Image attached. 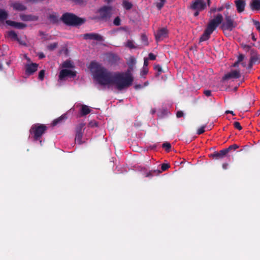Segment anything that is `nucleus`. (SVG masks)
Listing matches in <instances>:
<instances>
[{
  "label": "nucleus",
  "instance_id": "nucleus-62",
  "mask_svg": "<svg viewBox=\"0 0 260 260\" xmlns=\"http://www.w3.org/2000/svg\"><path fill=\"white\" fill-rule=\"evenodd\" d=\"M120 29H122V30H126V27H120Z\"/></svg>",
  "mask_w": 260,
  "mask_h": 260
},
{
  "label": "nucleus",
  "instance_id": "nucleus-34",
  "mask_svg": "<svg viewBox=\"0 0 260 260\" xmlns=\"http://www.w3.org/2000/svg\"><path fill=\"white\" fill-rule=\"evenodd\" d=\"M206 127V125H203L201 126L200 128H199L197 132V134L198 135H201L203 134L205 132V128Z\"/></svg>",
  "mask_w": 260,
  "mask_h": 260
},
{
  "label": "nucleus",
  "instance_id": "nucleus-59",
  "mask_svg": "<svg viewBox=\"0 0 260 260\" xmlns=\"http://www.w3.org/2000/svg\"><path fill=\"white\" fill-rule=\"evenodd\" d=\"M225 113H226V114L230 113V114H232L233 115H235V114L234 113L233 111H232L228 110L225 112Z\"/></svg>",
  "mask_w": 260,
  "mask_h": 260
},
{
  "label": "nucleus",
  "instance_id": "nucleus-45",
  "mask_svg": "<svg viewBox=\"0 0 260 260\" xmlns=\"http://www.w3.org/2000/svg\"><path fill=\"white\" fill-rule=\"evenodd\" d=\"M151 171L152 172V173L154 174V176L158 175L160 173H161V171L159 170H154Z\"/></svg>",
  "mask_w": 260,
  "mask_h": 260
},
{
  "label": "nucleus",
  "instance_id": "nucleus-60",
  "mask_svg": "<svg viewBox=\"0 0 260 260\" xmlns=\"http://www.w3.org/2000/svg\"><path fill=\"white\" fill-rule=\"evenodd\" d=\"M222 10H223V7H220L217 9V11L218 12H220V11H222Z\"/></svg>",
  "mask_w": 260,
  "mask_h": 260
},
{
  "label": "nucleus",
  "instance_id": "nucleus-25",
  "mask_svg": "<svg viewBox=\"0 0 260 260\" xmlns=\"http://www.w3.org/2000/svg\"><path fill=\"white\" fill-rule=\"evenodd\" d=\"M123 7L127 10H130L133 7V5L129 2L124 0L122 2Z\"/></svg>",
  "mask_w": 260,
  "mask_h": 260
},
{
  "label": "nucleus",
  "instance_id": "nucleus-8",
  "mask_svg": "<svg viewBox=\"0 0 260 260\" xmlns=\"http://www.w3.org/2000/svg\"><path fill=\"white\" fill-rule=\"evenodd\" d=\"M83 37L85 40H95L99 42L104 40L103 37L97 33H86L83 35Z\"/></svg>",
  "mask_w": 260,
  "mask_h": 260
},
{
  "label": "nucleus",
  "instance_id": "nucleus-40",
  "mask_svg": "<svg viewBox=\"0 0 260 260\" xmlns=\"http://www.w3.org/2000/svg\"><path fill=\"white\" fill-rule=\"evenodd\" d=\"M253 22L254 25L256 27V29L257 30H260V23H259V22L258 21L253 20Z\"/></svg>",
  "mask_w": 260,
  "mask_h": 260
},
{
  "label": "nucleus",
  "instance_id": "nucleus-27",
  "mask_svg": "<svg viewBox=\"0 0 260 260\" xmlns=\"http://www.w3.org/2000/svg\"><path fill=\"white\" fill-rule=\"evenodd\" d=\"M85 126V124L83 123H81L79 124L76 127V134H81L83 133L82 129Z\"/></svg>",
  "mask_w": 260,
  "mask_h": 260
},
{
  "label": "nucleus",
  "instance_id": "nucleus-58",
  "mask_svg": "<svg viewBox=\"0 0 260 260\" xmlns=\"http://www.w3.org/2000/svg\"><path fill=\"white\" fill-rule=\"evenodd\" d=\"M239 63H240L239 62H238V61H237L236 62H235L233 64V67H238Z\"/></svg>",
  "mask_w": 260,
  "mask_h": 260
},
{
  "label": "nucleus",
  "instance_id": "nucleus-10",
  "mask_svg": "<svg viewBox=\"0 0 260 260\" xmlns=\"http://www.w3.org/2000/svg\"><path fill=\"white\" fill-rule=\"evenodd\" d=\"M241 77V74L239 70H232L230 72L225 74L222 77L223 80H227L230 79H238Z\"/></svg>",
  "mask_w": 260,
  "mask_h": 260
},
{
  "label": "nucleus",
  "instance_id": "nucleus-9",
  "mask_svg": "<svg viewBox=\"0 0 260 260\" xmlns=\"http://www.w3.org/2000/svg\"><path fill=\"white\" fill-rule=\"evenodd\" d=\"M76 72H74L67 69H63L60 72L59 79L60 80H63L66 77L74 78L76 76Z\"/></svg>",
  "mask_w": 260,
  "mask_h": 260
},
{
  "label": "nucleus",
  "instance_id": "nucleus-56",
  "mask_svg": "<svg viewBox=\"0 0 260 260\" xmlns=\"http://www.w3.org/2000/svg\"><path fill=\"white\" fill-rule=\"evenodd\" d=\"M251 38H252V40L253 41H256V37H255L253 33H252L251 34Z\"/></svg>",
  "mask_w": 260,
  "mask_h": 260
},
{
  "label": "nucleus",
  "instance_id": "nucleus-48",
  "mask_svg": "<svg viewBox=\"0 0 260 260\" xmlns=\"http://www.w3.org/2000/svg\"><path fill=\"white\" fill-rule=\"evenodd\" d=\"M183 115H184V113L181 111H179L176 113V116H177V118L182 117L183 116Z\"/></svg>",
  "mask_w": 260,
  "mask_h": 260
},
{
  "label": "nucleus",
  "instance_id": "nucleus-30",
  "mask_svg": "<svg viewBox=\"0 0 260 260\" xmlns=\"http://www.w3.org/2000/svg\"><path fill=\"white\" fill-rule=\"evenodd\" d=\"M239 147V146L238 145L234 144L233 145H230L228 148H225V150H227V153H228L230 150H236Z\"/></svg>",
  "mask_w": 260,
  "mask_h": 260
},
{
  "label": "nucleus",
  "instance_id": "nucleus-39",
  "mask_svg": "<svg viewBox=\"0 0 260 260\" xmlns=\"http://www.w3.org/2000/svg\"><path fill=\"white\" fill-rule=\"evenodd\" d=\"M141 39H142V41L145 43V45H148V43L147 38L145 34L142 35Z\"/></svg>",
  "mask_w": 260,
  "mask_h": 260
},
{
  "label": "nucleus",
  "instance_id": "nucleus-14",
  "mask_svg": "<svg viewBox=\"0 0 260 260\" xmlns=\"http://www.w3.org/2000/svg\"><path fill=\"white\" fill-rule=\"evenodd\" d=\"M235 5L237 8V10L239 13H241L244 11L246 5L245 0H236L235 1Z\"/></svg>",
  "mask_w": 260,
  "mask_h": 260
},
{
  "label": "nucleus",
  "instance_id": "nucleus-55",
  "mask_svg": "<svg viewBox=\"0 0 260 260\" xmlns=\"http://www.w3.org/2000/svg\"><path fill=\"white\" fill-rule=\"evenodd\" d=\"M194 11H195L193 14V16L194 17L198 16L199 15L200 12H201L200 11H198V10H194Z\"/></svg>",
  "mask_w": 260,
  "mask_h": 260
},
{
  "label": "nucleus",
  "instance_id": "nucleus-64",
  "mask_svg": "<svg viewBox=\"0 0 260 260\" xmlns=\"http://www.w3.org/2000/svg\"><path fill=\"white\" fill-rule=\"evenodd\" d=\"M208 5L209 6L210 4V0H207Z\"/></svg>",
  "mask_w": 260,
  "mask_h": 260
},
{
  "label": "nucleus",
  "instance_id": "nucleus-41",
  "mask_svg": "<svg viewBox=\"0 0 260 260\" xmlns=\"http://www.w3.org/2000/svg\"><path fill=\"white\" fill-rule=\"evenodd\" d=\"M165 2L162 1H159V3H158L156 5V7L158 8V10H160L164 6Z\"/></svg>",
  "mask_w": 260,
  "mask_h": 260
},
{
  "label": "nucleus",
  "instance_id": "nucleus-61",
  "mask_svg": "<svg viewBox=\"0 0 260 260\" xmlns=\"http://www.w3.org/2000/svg\"><path fill=\"white\" fill-rule=\"evenodd\" d=\"M217 11V9L215 8H212L211 10V12H214L215 11Z\"/></svg>",
  "mask_w": 260,
  "mask_h": 260
},
{
  "label": "nucleus",
  "instance_id": "nucleus-20",
  "mask_svg": "<svg viewBox=\"0 0 260 260\" xmlns=\"http://www.w3.org/2000/svg\"><path fill=\"white\" fill-rule=\"evenodd\" d=\"M8 17V13L4 10L0 9V22H4Z\"/></svg>",
  "mask_w": 260,
  "mask_h": 260
},
{
  "label": "nucleus",
  "instance_id": "nucleus-51",
  "mask_svg": "<svg viewBox=\"0 0 260 260\" xmlns=\"http://www.w3.org/2000/svg\"><path fill=\"white\" fill-rule=\"evenodd\" d=\"M154 176V174L152 173V171H149L146 175V177H150Z\"/></svg>",
  "mask_w": 260,
  "mask_h": 260
},
{
  "label": "nucleus",
  "instance_id": "nucleus-53",
  "mask_svg": "<svg viewBox=\"0 0 260 260\" xmlns=\"http://www.w3.org/2000/svg\"><path fill=\"white\" fill-rule=\"evenodd\" d=\"M38 56L40 59H42L45 57V55L43 53L41 52L38 54Z\"/></svg>",
  "mask_w": 260,
  "mask_h": 260
},
{
  "label": "nucleus",
  "instance_id": "nucleus-5",
  "mask_svg": "<svg viewBox=\"0 0 260 260\" xmlns=\"http://www.w3.org/2000/svg\"><path fill=\"white\" fill-rule=\"evenodd\" d=\"M237 26V23L233 17L229 15L228 13L225 15L224 20L221 25V28L223 30L232 31Z\"/></svg>",
  "mask_w": 260,
  "mask_h": 260
},
{
  "label": "nucleus",
  "instance_id": "nucleus-44",
  "mask_svg": "<svg viewBox=\"0 0 260 260\" xmlns=\"http://www.w3.org/2000/svg\"><path fill=\"white\" fill-rule=\"evenodd\" d=\"M58 44L57 43H54L50 44V50H53L57 47Z\"/></svg>",
  "mask_w": 260,
  "mask_h": 260
},
{
  "label": "nucleus",
  "instance_id": "nucleus-37",
  "mask_svg": "<svg viewBox=\"0 0 260 260\" xmlns=\"http://www.w3.org/2000/svg\"><path fill=\"white\" fill-rule=\"evenodd\" d=\"M233 125L234 127L240 131L242 129V127L241 126L240 123L238 121H235L234 122Z\"/></svg>",
  "mask_w": 260,
  "mask_h": 260
},
{
  "label": "nucleus",
  "instance_id": "nucleus-18",
  "mask_svg": "<svg viewBox=\"0 0 260 260\" xmlns=\"http://www.w3.org/2000/svg\"><path fill=\"white\" fill-rule=\"evenodd\" d=\"M67 118V116H66V114H64V115H62L61 116H60L59 117L54 119L52 122L51 123V126H56L59 124H61V123H62V122L66 120V119Z\"/></svg>",
  "mask_w": 260,
  "mask_h": 260
},
{
  "label": "nucleus",
  "instance_id": "nucleus-26",
  "mask_svg": "<svg viewBox=\"0 0 260 260\" xmlns=\"http://www.w3.org/2000/svg\"><path fill=\"white\" fill-rule=\"evenodd\" d=\"M62 68H74V66L72 62L69 60H67L63 62L62 65Z\"/></svg>",
  "mask_w": 260,
  "mask_h": 260
},
{
  "label": "nucleus",
  "instance_id": "nucleus-15",
  "mask_svg": "<svg viewBox=\"0 0 260 260\" xmlns=\"http://www.w3.org/2000/svg\"><path fill=\"white\" fill-rule=\"evenodd\" d=\"M6 23L10 26H13L19 29H23L26 26V25L24 23L17 22L11 20H6Z\"/></svg>",
  "mask_w": 260,
  "mask_h": 260
},
{
  "label": "nucleus",
  "instance_id": "nucleus-6",
  "mask_svg": "<svg viewBox=\"0 0 260 260\" xmlns=\"http://www.w3.org/2000/svg\"><path fill=\"white\" fill-rule=\"evenodd\" d=\"M206 7V4L204 0H195L192 1L189 6V9L192 10L202 11Z\"/></svg>",
  "mask_w": 260,
  "mask_h": 260
},
{
  "label": "nucleus",
  "instance_id": "nucleus-11",
  "mask_svg": "<svg viewBox=\"0 0 260 260\" xmlns=\"http://www.w3.org/2000/svg\"><path fill=\"white\" fill-rule=\"evenodd\" d=\"M168 30L166 28H162L158 30L155 34V39L157 41L162 40L168 36Z\"/></svg>",
  "mask_w": 260,
  "mask_h": 260
},
{
  "label": "nucleus",
  "instance_id": "nucleus-3",
  "mask_svg": "<svg viewBox=\"0 0 260 260\" xmlns=\"http://www.w3.org/2000/svg\"><path fill=\"white\" fill-rule=\"evenodd\" d=\"M61 19L66 25L70 26H77L83 24L85 19L80 18L73 13H66L63 14Z\"/></svg>",
  "mask_w": 260,
  "mask_h": 260
},
{
  "label": "nucleus",
  "instance_id": "nucleus-52",
  "mask_svg": "<svg viewBox=\"0 0 260 260\" xmlns=\"http://www.w3.org/2000/svg\"><path fill=\"white\" fill-rule=\"evenodd\" d=\"M89 125L92 127L98 126V123L96 122H91L89 123Z\"/></svg>",
  "mask_w": 260,
  "mask_h": 260
},
{
  "label": "nucleus",
  "instance_id": "nucleus-35",
  "mask_svg": "<svg viewBox=\"0 0 260 260\" xmlns=\"http://www.w3.org/2000/svg\"><path fill=\"white\" fill-rule=\"evenodd\" d=\"M45 76V70H41L39 73L38 78L41 81L43 80Z\"/></svg>",
  "mask_w": 260,
  "mask_h": 260
},
{
  "label": "nucleus",
  "instance_id": "nucleus-23",
  "mask_svg": "<svg viewBox=\"0 0 260 260\" xmlns=\"http://www.w3.org/2000/svg\"><path fill=\"white\" fill-rule=\"evenodd\" d=\"M21 19L24 21L33 20L32 16L29 15L21 14L20 15Z\"/></svg>",
  "mask_w": 260,
  "mask_h": 260
},
{
  "label": "nucleus",
  "instance_id": "nucleus-22",
  "mask_svg": "<svg viewBox=\"0 0 260 260\" xmlns=\"http://www.w3.org/2000/svg\"><path fill=\"white\" fill-rule=\"evenodd\" d=\"M8 37L13 40L17 41L19 42V39L18 37L17 34L13 30H11L8 32Z\"/></svg>",
  "mask_w": 260,
  "mask_h": 260
},
{
  "label": "nucleus",
  "instance_id": "nucleus-21",
  "mask_svg": "<svg viewBox=\"0 0 260 260\" xmlns=\"http://www.w3.org/2000/svg\"><path fill=\"white\" fill-rule=\"evenodd\" d=\"M91 110L89 107L86 105H82L81 110V115L82 116H85L90 112Z\"/></svg>",
  "mask_w": 260,
  "mask_h": 260
},
{
  "label": "nucleus",
  "instance_id": "nucleus-13",
  "mask_svg": "<svg viewBox=\"0 0 260 260\" xmlns=\"http://www.w3.org/2000/svg\"><path fill=\"white\" fill-rule=\"evenodd\" d=\"M38 64L36 63H31L26 65V73L28 75H31L37 70Z\"/></svg>",
  "mask_w": 260,
  "mask_h": 260
},
{
  "label": "nucleus",
  "instance_id": "nucleus-1",
  "mask_svg": "<svg viewBox=\"0 0 260 260\" xmlns=\"http://www.w3.org/2000/svg\"><path fill=\"white\" fill-rule=\"evenodd\" d=\"M135 57L131 56L128 60V64L129 70L125 73L111 72L100 64L92 61L90 68L94 70V78L99 84L103 86L115 85L118 90L128 87L134 81L131 73L133 66L136 63Z\"/></svg>",
  "mask_w": 260,
  "mask_h": 260
},
{
  "label": "nucleus",
  "instance_id": "nucleus-19",
  "mask_svg": "<svg viewBox=\"0 0 260 260\" xmlns=\"http://www.w3.org/2000/svg\"><path fill=\"white\" fill-rule=\"evenodd\" d=\"M119 60V57L116 54H111L108 56V60L111 64H115Z\"/></svg>",
  "mask_w": 260,
  "mask_h": 260
},
{
  "label": "nucleus",
  "instance_id": "nucleus-28",
  "mask_svg": "<svg viewBox=\"0 0 260 260\" xmlns=\"http://www.w3.org/2000/svg\"><path fill=\"white\" fill-rule=\"evenodd\" d=\"M125 46L130 49L136 48V46L134 44L133 41L129 40L127 41Z\"/></svg>",
  "mask_w": 260,
  "mask_h": 260
},
{
  "label": "nucleus",
  "instance_id": "nucleus-47",
  "mask_svg": "<svg viewBox=\"0 0 260 260\" xmlns=\"http://www.w3.org/2000/svg\"><path fill=\"white\" fill-rule=\"evenodd\" d=\"M75 3L80 5H84L85 2L84 0H74Z\"/></svg>",
  "mask_w": 260,
  "mask_h": 260
},
{
  "label": "nucleus",
  "instance_id": "nucleus-31",
  "mask_svg": "<svg viewBox=\"0 0 260 260\" xmlns=\"http://www.w3.org/2000/svg\"><path fill=\"white\" fill-rule=\"evenodd\" d=\"M58 21V17L56 16L50 14V21H52L53 23H55Z\"/></svg>",
  "mask_w": 260,
  "mask_h": 260
},
{
  "label": "nucleus",
  "instance_id": "nucleus-36",
  "mask_svg": "<svg viewBox=\"0 0 260 260\" xmlns=\"http://www.w3.org/2000/svg\"><path fill=\"white\" fill-rule=\"evenodd\" d=\"M120 22L121 20L119 17H116L113 21V24L115 26H119L120 25Z\"/></svg>",
  "mask_w": 260,
  "mask_h": 260
},
{
  "label": "nucleus",
  "instance_id": "nucleus-12",
  "mask_svg": "<svg viewBox=\"0 0 260 260\" xmlns=\"http://www.w3.org/2000/svg\"><path fill=\"white\" fill-rule=\"evenodd\" d=\"M228 154L227 150L225 149H222L219 151H215L210 154V157L213 159H219L223 158Z\"/></svg>",
  "mask_w": 260,
  "mask_h": 260
},
{
  "label": "nucleus",
  "instance_id": "nucleus-50",
  "mask_svg": "<svg viewBox=\"0 0 260 260\" xmlns=\"http://www.w3.org/2000/svg\"><path fill=\"white\" fill-rule=\"evenodd\" d=\"M148 64V58H145L144 60V68L147 67Z\"/></svg>",
  "mask_w": 260,
  "mask_h": 260
},
{
  "label": "nucleus",
  "instance_id": "nucleus-54",
  "mask_svg": "<svg viewBox=\"0 0 260 260\" xmlns=\"http://www.w3.org/2000/svg\"><path fill=\"white\" fill-rule=\"evenodd\" d=\"M228 166H229V164L228 163H224L222 164V168L224 170H226L228 169Z\"/></svg>",
  "mask_w": 260,
  "mask_h": 260
},
{
  "label": "nucleus",
  "instance_id": "nucleus-33",
  "mask_svg": "<svg viewBox=\"0 0 260 260\" xmlns=\"http://www.w3.org/2000/svg\"><path fill=\"white\" fill-rule=\"evenodd\" d=\"M258 57L257 56V55L256 54H254V55H251V56L250 57V60L251 61V62H253V63H255L257 61H258Z\"/></svg>",
  "mask_w": 260,
  "mask_h": 260
},
{
  "label": "nucleus",
  "instance_id": "nucleus-17",
  "mask_svg": "<svg viewBox=\"0 0 260 260\" xmlns=\"http://www.w3.org/2000/svg\"><path fill=\"white\" fill-rule=\"evenodd\" d=\"M12 7L14 10L19 11H23L26 10V7L22 3L19 2H15L13 3L12 5Z\"/></svg>",
  "mask_w": 260,
  "mask_h": 260
},
{
  "label": "nucleus",
  "instance_id": "nucleus-38",
  "mask_svg": "<svg viewBox=\"0 0 260 260\" xmlns=\"http://www.w3.org/2000/svg\"><path fill=\"white\" fill-rule=\"evenodd\" d=\"M169 167L170 165L168 164H162L161 167V172L167 170Z\"/></svg>",
  "mask_w": 260,
  "mask_h": 260
},
{
  "label": "nucleus",
  "instance_id": "nucleus-43",
  "mask_svg": "<svg viewBox=\"0 0 260 260\" xmlns=\"http://www.w3.org/2000/svg\"><path fill=\"white\" fill-rule=\"evenodd\" d=\"M148 69L147 68H143V71L141 73V76L142 77L144 76L145 75H146L148 73Z\"/></svg>",
  "mask_w": 260,
  "mask_h": 260
},
{
  "label": "nucleus",
  "instance_id": "nucleus-63",
  "mask_svg": "<svg viewBox=\"0 0 260 260\" xmlns=\"http://www.w3.org/2000/svg\"><path fill=\"white\" fill-rule=\"evenodd\" d=\"M3 70V65L2 63H0V71H2Z\"/></svg>",
  "mask_w": 260,
  "mask_h": 260
},
{
  "label": "nucleus",
  "instance_id": "nucleus-32",
  "mask_svg": "<svg viewBox=\"0 0 260 260\" xmlns=\"http://www.w3.org/2000/svg\"><path fill=\"white\" fill-rule=\"evenodd\" d=\"M154 70L158 72V73L156 74V76H158L159 74L162 73L163 71L162 70V68L160 66L156 65L154 68Z\"/></svg>",
  "mask_w": 260,
  "mask_h": 260
},
{
  "label": "nucleus",
  "instance_id": "nucleus-24",
  "mask_svg": "<svg viewBox=\"0 0 260 260\" xmlns=\"http://www.w3.org/2000/svg\"><path fill=\"white\" fill-rule=\"evenodd\" d=\"M83 137V133L81 134H76V136L75 138V143H78V144H82L83 142L82 141V139Z\"/></svg>",
  "mask_w": 260,
  "mask_h": 260
},
{
  "label": "nucleus",
  "instance_id": "nucleus-29",
  "mask_svg": "<svg viewBox=\"0 0 260 260\" xmlns=\"http://www.w3.org/2000/svg\"><path fill=\"white\" fill-rule=\"evenodd\" d=\"M162 147L165 148L167 151L169 152L171 148V145L170 143L166 142L162 144Z\"/></svg>",
  "mask_w": 260,
  "mask_h": 260
},
{
  "label": "nucleus",
  "instance_id": "nucleus-7",
  "mask_svg": "<svg viewBox=\"0 0 260 260\" xmlns=\"http://www.w3.org/2000/svg\"><path fill=\"white\" fill-rule=\"evenodd\" d=\"M112 8L109 6H104L101 8L99 12L100 18L102 19H107L109 18L111 15Z\"/></svg>",
  "mask_w": 260,
  "mask_h": 260
},
{
  "label": "nucleus",
  "instance_id": "nucleus-16",
  "mask_svg": "<svg viewBox=\"0 0 260 260\" xmlns=\"http://www.w3.org/2000/svg\"><path fill=\"white\" fill-rule=\"evenodd\" d=\"M250 7L252 11L260 10V0H251Z\"/></svg>",
  "mask_w": 260,
  "mask_h": 260
},
{
  "label": "nucleus",
  "instance_id": "nucleus-46",
  "mask_svg": "<svg viewBox=\"0 0 260 260\" xmlns=\"http://www.w3.org/2000/svg\"><path fill=\"white\" fill-rule=\"evenodd\" d=\"M244 55L242 54H240L238 57V60L237 61L239 62H241V61H243V60L244 59Z\"/></svg>",
  "mask_w": 260,
  "mask_h": 260
},
{
  "label": "nucleus",
  "instance_id": "nucleus-57",
  "mask_svg": "<svg viewBox=\"0 0 260 260\" xmlns=\"http://www.w3.org/2000/svg\"><path fill=\"white\" fill-rule=\"evenodd\" d=\"M254 63H253V62H251V61L250 60L249 64H248V68L249 69L251 68Z\"/></svg>",
  "mask_w": 260,
  "mask_h": 260
},
{
  "label": "nucleus",
  "instance_id": "nucleus-42",
  "mask_svg": "<svg viewBox=\"0 0 260 260\" xmlns=\"http://www.w3.org/2000/svg\"><path fill=\"white\" fill-rule=\"evenodd\" d=\"M149 59L151 60H154L156 59V56L152 53H150L148 54Z\"/></svg>",
  "mask_w": 260,
  "mask_h": 260
},
{
  "label": "nucleus",
  "instance_id": "nucleus-49",
  "mask_svg": "<svg viewBox=\"0 0 260 260\" xmlns=\"http://www.w3.org/2000/svg\"><path fill=\"white\" fill-rule=\"evenodd\" d=\"M204 93L207 96H210L211 95V91L210 90H206L204 91Z\"/></svg>",
  "mask_w": 260,
  "mask_h": 260
},
{
  "label": "nucleus",
  "instance_id": "nucleus-4",
  "mask_svg": "<svg viewBox=\"0 0 260 260\" xmlns=\"http://www.w3.org/2000/svg\"><path fill=\"white\" fill-rule=\"evenodd\" d=\"M47 129V127L44 124H34L31 126L29 130L30 137H31L34 141L40 140Z\"/></svg>",
  "mask_w": 260,
  "mask_h": 260
},
{
  "label": "nucleus",
  "instance_id": "nucleus-2",
  "mask_svg": "<svg viewBox=\"0 0 260 260\" xmlns=\"http://www.w3.org/2000/svg\"><path fill=\"white\" fill-rule=\"evenodd\" d=\"M222 15L221 14H218L214 19L210 21L204 33L200 37V41H206L209 39L210 35L222 23Z\"/></svg>",
  "mask_w": 260,
  "mask_h": 260
}]
</instances>
